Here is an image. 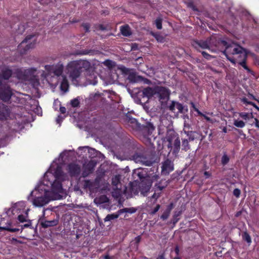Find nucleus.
<instances>
[{
	"label": "nucleus",
	"instance_id": "f03ea898",
	"mask_svg": "<svg viewBox=\"0 0 259 259\" xmlns=\"http://www.w3.org/2000/svg\"><path fill=\"white\" fill-rule=\"evenodd\" d=\"M214 45L218 48L220 46L225 47L223 53L225 55L227 59L233 64L236 63V59L232 56H229L230 55H237L238 56H241L242 53H246L245 49L241 46H236L235 44L228 45L226 41L221 39H219L217 43Z\"/></svg>",
	"mask_w": 259,
	"mask_h": 259
},
{
	"label": "nucleus",
	"instance_id": "bb28decb",
	"mask_svg": "<svg viewBox=\"0 0 259 259\" xmlns=\"http://www.w3.org/2000/svg\"><path fill=\"white\" fill-rule=\"evenodd\" d=\"M182 214V211H175L174 214L173 215L172 219L171 221V223H172L174 226H175L176 224L178 223V222L180 220V217Z\"/></svg>",
	"mask_w": 259,
	"mask_h": 259
},
{
	"label": "nucleus",
	"instance_id": "13d9d810",
	"mask_svg": "<svg viewBox=\"0 0 259 259\" xmlns=\"http://www.w3.org/2000/svg\"><path fill=\"white\" fill-rule=\"evenodd\" d=\"M156 259H165V253L163 252L161 254L158 255Z\"/></svg>",
	"mask_w": 259,
	"mask_h": 259
},
{
	"label": "nucleus",
	"instance_id": "72a5a7b5",
	"mask_svg": "<svg viewBox=\"0 0 259 259\" xmlns=\"http://www.w3.org/2000/svg\"><path fill=\"white\" fill-rule=\"evenodd\" d=\"M200 134L196 132L192 131L190 135L188 136V140L189 141H193L195 139H198L200 137Z\"/></svg>",
	"mask_w": 259,
	"mask_h": 259
},
{
	"label": "nucleus",
	"instance_id": "ddd939ff",
	"mask_svg": "<svg viewBox=\"0 0 259 259\" xmlns=\"http://www.w3.org/2000/svg\"><path fill=\"white\" fill-rule=\"evenodd\" d=\"M50 201V199H49V198L45 195L44 196H41L35 197L33 199L32 202L34 205L36 206L40 207L48 203Z\"/></svg>",
	"mask_w": 259,
	"mask_h": 259
},
{
	"label": "nucleus",
	"instance_id": "dca6fc26",
	"mask_svg": "<svg viewBox=\"0 0 259 259\" xmlns=\"http://www.w3.org/2000/svg\"><path fill=\"white\" fill-rule=\"evenodd\" d=\"M120 183V176H115L114 178H112V184L114 186H116L117 187V185ZM122 191L120 189H118L116 188V189L115 190V192H113V196L114 197H116V198H118L122 195Z\"/></svg>",
	"mask_w": 259,
	"mask_h": 259
},
{
	"label": "nucleus",
	"instance_id": "f704fd0d",
	"mask_svg": "<svg viewBox=\"0 0 259 259\" xmlns=\"http://www.w3.org/2000/svg\"><path fill=\"white\" fill-rule=\"evenodd\" d=\"M137 209L134 207H130V208H124L118 210V212L119 213H122L123 212H127L130 213H134L136 211Z\"/></svg>",
	"mask_w": 259,
	"mask_h": 259
},
{
	"label": "nucleus",
	"instance_id": "338daca9",
	"mask_svg": "<svg viewBox=\"0 0 259 259\" xmlns=\"http://www.w3.org/2000/svg\"><path fill=\"white\" fill-rule=\"evenodd\" d=\"M195 111H196V112H197V113H198V114L199 115H200V116H203V114H203V113H202L200 111H199V110H198V109H197V108H195Z\"/></svg>",
	"mask_w": 259,
	"mask_h": 259
},
{
	"label": "nucleus",
	"instance_id": "a878e982",
	"mask_svg": "<svg viewBox=\"0 0 259 259\" xmlns=\"http://www.w3.org/2000/svg\"><path fill=\"white\" fill-rule=\"evenodd\" d=\"M96 165V162L93 160H91L86 165L84 168L89 171V173H92L94 171Z\"/></svg>",
	"mask_w": 259,
	"mask_h": 259
},
{
	"label": "nucleus",
	"instance_id": "0eeeda50",
	"mask_svg": "<svg viewBox=\"0 0 259 259\" xmlns=\"http://www.w3.org/2000/svg\"><path fill=\"white\" fill-rule=\"evenodd\" d=\"M45 68L49 73H53L54 75L59 76L63 73L64 66L61 62H59L56 65H46Z\"/></svg>",
	"mask_w": 259,
	"mask_h": 259
},
{
	"label": "nucleus",
	"instance_id": "9b49d317",
	"mask_svg": "<svg viewBox=\"0 0 259 259\" xmlns=\"http://www.w3.org/2000/svg\"><path fill=\"white\" fill-rule=\"evenodd\" d=\"M82 188L85 190H89L90 191H93L98 187V181L96 179L95 181L90 180H85L81 183Z\"/></svg>",
	"mask_w": 259,
	"mask_h": 259
},
{
	"label": "nucleus",
	"instance_id": "7c9ffc66",
	"mask_svg": "<svg viewBox=\"0 0 259 259\" xmlns=\"http://www.w3.org/2000/svg\"><path fill=\"white\" fill-rule=\"evenodd\" d=\"M239 115L240 117L245 120H247L250 118H252L253 117L252 113L240 112L239 113Z\"/></svg>",
	"mask_w": 259,
	"mask_h": 259
},
{
	"label": "nucleus",
	"instance_id": "f8f14e48",
	"mask_svg": "<svg viewBox=\"0 0 259 259\" xmlns=\"http://www.w3.org/2000/svg\"><path fill=\"white\" fill-rule=\"evenodd\" d=\"M162 172L163 174L167 175L169 174L171 171L174 170V163L169 159H166L162 163Z\"/></svg>",
	"mask_w": 259,
	"mask_h": 259
},
{
	"label": "nucleus",
	"instance_id": "f3484780",
	"mask_svg": "<svg viewBox=\"0 0 259 259\" xmlns=\"http://www.w3.org/2000/svg\"><path fill=\"white\" fill-rule=\"evenodd\" d=\"M10 114V110L8 107L3 103H0V119H6L9 116Z\"/></svg>",
	"mask_w": 259,
	"mask_h": 259
},
{
	"label": "nucleus",
	"instance_id": "c03bdc74",
	"mask_svg": "<svg viewBox=\"0 0 259 259\" xmlns=\"http://www.w3.org/2000/svg\"><path fill=\"white\" fill-rule=\"evenodd\" d=\"M62 170L60 167H57L55 171V176L56 179L59 180V177L62 175Z\"/></svg>",
	"mask_w": 259,
	"mask_h": 259
},
{
	"label": "nucleus",
	"instance_id": "680f3d73",
	"mask_svg": "<svg viewBox=\"0 0 259 259\" xmlns=\"http://www.w3.org/2000/svg\"><path fill=\"white\" fill-rule=\"evenodd\" d=\"M254 121L255 126L257 128L259 126V120L257 118H255Z\"/></svg>",
	"mask_w": 259,
	"mask_h": 259
},
{
	"label": "nucleus",
	"instance_id": "3c124183",
	"mask_svg": "<svg viewBox=\"0 0 259 259\" xmlns=\"http://www.w3.org/2000/svg\"><path fill=\"white\" fill-rule=\"evenodd\" d=\"M26 222H27V223L24 224L22 226V228H28V227H30V226H31L32 223H31V221L30 220H27V221Z\"/></svg>",
	"mask_w": 259,
	"mask_h": 259
},
{
	"label": "nucleus",
	"instance_id": "09e8293b",
	"mask_svg": "<svg viewBox=\"0 0 259 259\" xmlns=\"http://www.w3.org/2000/svg\"><path fill=\"white\" fill-rule=\"evenodd\" d=\"M160 208V205L157 204L156 206L154 207V208L150 212V214H151V215L155 214L159 210Z\"/></svg>",
	"mask_w": 259,
	"mask_h": 259
},
{
	"label": "nucleus",
	"instance_id": "e433bc0d",
	"mask_svg": "<svg viewBox=\"0 0 259 259\" xmlns=\"http://www.w3.org/2000/svg\"><path fill=\"white\" fill-rule=\"evenodd\" d=\"M152 36L159 42H163L164 41V37L160 35L159 33H151Z\"/></svg>",
	"mask_w": 259,
	"mask_h": 259
},
{
	"label": "nucleus",
	"instance_id": "9d476101",
	"mask_svg": "<svg viewBox=\"0 0 259 259\" xmlns=\"http://www.w3.org/2000/svg\"><path fill=\"white\" fill-rule=\"evenodd\" d=\"M213 38H210V40L207 39L205 40H195L193 41L192 45L198 51H199V48L202 49H209L211 44L210 40L213 41Z\"/></svg>",
	"mask_w": 259,
	"mask_h": 259
},
{
	"label": "nucleus",
	"instance_id": "ea45409f",
	"mask_svg": "<svg viewBox=\"0 0 259 259\" xmlns=\"http://www.w3.org/2000/svg\"><path fill=\"white\" fill-rule=\"evenodd\" d=\"M162 19L160 17H158L156 18V19L155 21V24L156 25V28L158 29H161L162 28Z\"/></svg>",
	"mask_w": 259,
	"mask_h": 259
},
{
	"label": "nucleus",
	"instance_id": "c9c22d12",
	"mask_svg": "<svg viewBox=\"0 0 259 259\" xmlns=\"http://www.w3.org/2000/svg\"><path fill=\"white\" fill-rule=\"evenodd\" d=\"M180 140L179 138L175 140L174 142V152H178L180 149Z\"/></svg>",
	"mask_w": 259,
	"mask_h": 259
},
{
	"label": "nucleus",
	"instance_id": "bf43d9fd",
	"mask_svg": "<svg viewBox=\"0 0 259 259\" xmlns=\"http://www.w3.org/2000/svg\"><path fill=\"white\" fill-rule=\"evenodd\" d=\"M204 175L205 176L206 178H208L211 176V174L209 171H205L204 172Z\"/></svg>",
	"mask_w": 259,
	"mask_h": 259
},
{
	"label": "nucleus",
	"instance_id": "f257e3e1",
	"mask_svg": "<svg viewBox=\"0 0 259 259\" xmlns=\"http://www.w3.org/2000/svg\"><path fill=\"white\" fill-rule=\"evenodd\" d=\"M91 67L90 62L79 60L70 62L67 66V69L70 78L74 80L78 78L81 73L88 71Z\"/></svg>",
	"mask_w": 259,
	"mask_h": 259
},
{
	"label": "nucleus",
	"instance_id": "a211bd4d",
	"mask_svg": "<svg viewBox=\"0 0 259 259\" xmlns=\"http://www.w3.org/2000/svg\"><path fill=\"white\" fill-rule=\"evenodd\" d=\"M52 185V190L55 193H59L62 192V185L61 182L56 179Z\"/></svg>",
	"mask_w": 259,
	"mask_h": 259
},
{
	"label": "nucleus",
	"instance_id": "a19ab883",
	"mask_svg": "<svg viewBox=\"0 0 259 259\" xmlns=\"http://www.w3.org/2000/svg\"><path fill=\"white\" fill-rule=\"evenodd\" d=\"M234 125L237 127L243 128L245 126V123L242 120H235Z\"/></svg>",
	"mask_w": 259,
	"mask_h": 259
},
{
	"label": "nucleus",
	"instance_id": "49530a36",
	"mask_svg": "<svg viewBox=\"0 0 259 259\" xmlns=\"http://www.w3.org/2000/svg\"><path fill=\"white\" fill-rule=\"evenodd\" d=\"M18 220L21 223H23L27 221V220L26 219V217H25L23 214H19L18 216Z\"/></svg>",
	"mask_w": 259,
	"mask_h": 259
},
{
	"label": "nucleus",
	"instance_id": "e2e57ef3",
	"mask_svg": "<svg viewBox=\"0 0 259 259\" xmlns=\"http://www.w3.org/2000/svg\"><path fill=\"white\" fill-rule=\"evenodd\" d=\"M151 186V182L149 181L148 184H147L146 186V191H148L150 189V187Z\"/></svg>",
	"mask_w": 259,
	"mask_h": 259
},
{
	"label": "nucleus",
	"instance_id": "774afa93",
	"mask_svg": "<svg viewBox=\"0 0 259 259\" xmlns=\"http://www.w3.org/2000/svg\"><path fill=\"white\" fill-rule=\"evenodd\" d=\"M248 97H250L251 99L255 100V101H256L257 100V99L255 98V97L254 96H253L252 94H249L248 95Z\"/></svg>",
	"mask_w": 259,
	"mask_h": 259
},
{
	"label": "nucleus",
	"instance_id": "473e14b6",
	"mask_svg": "<svg viewBox=\"0 0 259 259\" xmlns=\"http://www.w3.org/2000/svg\"><path fill=\"white\" fill-rule=\"evenodd\" d=\"M190 141L188 139L182 140V149L185 151H187L190 149V146L189 144Z\"/></svg>",
	"mask_w": 259,
	"mask_h": 259
},
{
	"label": "nucleus",
	"instance_id": "052dcab7",
	"mask_svg": "<svg viewBox=\"0 0 259 259\" xmlns=\"http://www.w3.org/2000/svg\"><path fill=\"white\" fill-rule=\"evenodd\" d=\"M90 173H89V171H87V170H85L84 168V171L82 173V176L83 177H87Z\"/></svg>",
	"mask_w": 259,
	"mask_h": 259
},
{
	"label": "nucleus",
	"instance_id": "b1692460",
	"mask_svg": "<svg viewBox=\"0 0 259 259\" xmlns=\"http://www.w3.org/2000/svg\"><path fill=\"white\" fill-rule=\"evenodd\" d=\"M120 30L121 33L124 36H129L132 35L131 28L128 25L126 24L120 26Z\"/></svg>",
	"mask_w": 259,
	"mask_h": 259
},
{
	"label": "nucleus",
	"instance_id": "cd10ccee",
	"mask_svg": "<svg viewBox=\"0 0 259 259\" xmlns=\"http://www.w3.org/2000/svg\"><path fill=\"white\" fill-rule=\"evenodd\" d=\"M69 84L68 80L65 77H64L60 84V89L64 92H66L68 90Z\"/></svg>",
	"mask_w": 259,
	"mask_h": 259
},
{
	"label": "nucleus",
	"instance_id": "4d7b16f0",
	"mask_svg": "<svg viewBox=\"0 0 259 259\" xmlns=\"http://www.w3.org/2000/svg\"><path fill=\"white\" fill-rule=\"evenodd\" d=\"M60 111L62 114H65L66 112V109L65 107L61 106L60 107Z\"/></svg>",
	"mask_w": 259,
	"mask_h": 259
},
{
	"label": "nucleus",
	"instance_id": "603ef678",
	"mask_svg": "<svg viewBox=\"0 0 259 259\" xmlns=\"http://www.w3.org/2000/svg\"><path fill=\"white\" fill-rule=\"evenodd\" d=\"M91 52V50H82V51H80L79 52V53H78V54L82 55H88Z\"/></svg>",
	"mask_w": 259,
	"mask_h": 259
},
{
	"label": "nucleus",
	"instance_id": "1a4fd4ad",
	"mask_svg": "<svg viewBox=\"0 0 259 259\" xmlns=\"http://www.w3.org/2000/svg\"><path fill=\"white\" fill-rule=\"evenodd\" d=\"M133 159L137 163H141L146 166H151L153 164L151 160L147 157L143 153L136 152L133 155Z\"/></svg>",
	"mask_w": 259,
	"mask_h": 259
},
{
	"label": "nucleus",
	"instance_id": "5701e85b",
	"mask_svg": "<svg viewBox=\"0 0 259 259\" xmlns=\"http://www.w3.org/2000/svg\"><path fill=\"white\" fill-rule=\"evenodd\" d=\"M128 79L131 82H138L143 80V78L141 76L137 75L135 72H132L129 74Z\"/></svg>",
	"mask_w": 259,
	"mask_h": 259
},
{
	"label": "nucleus",
	"instance_id": "2eb2a0df",
	"mask_svg": "<svg viewBox=\"0 0 259 259\" xmlns=\"http://www.w3.org/2000/svg\"><path fill=\"white\" fill-rule=\"evenodd\" d=\"M68 170L71 177H76L80 174L81 168L79 165L71 163L68 165Z\"/></svg>",
	"mask_w": 259,
	"mask_h": 259
},
{
	"label": "nucleus",
	"instance_id": "5fc2aeb1",
	"mask_svg": "<svg viewBox=\"0 0 259 259\" xmlns=\"http://www.w3.org/2000/svg\"><path fill=\"white\" fill-rule=\"evenodd\" d=\"M241 102H243L245 104H248L249 105V103H251V101H248L247 99L245 97H244L241 99Z\"/></svg>",
	"mask_w": 259,
	"mask_h": 259
},
{
	"label": "nucleus",
	"instance_id": "393cba45",
	"mask_svg": "<svg viewBox=\"0 0 259 259\" xmlns=\"http://www.w3.org/2000/svg\"><path fill=\"white\" fill-rule=\"evenodd\" d=\"M12 223L11 222H8L7 226L5 227H0V232L3 231H8L10 232L14 233L17 232L19 231V229L18 228H11L10 227L11 226Z\"/></svg>",
	"mask_w": 259,
	"mask_h": 259
},
{
	"label": "nucleus",
	"instance_id": "864d4df0",
	"mask_svg": "<svg viewBox=\"0 0 259 259\" xmlns=\"http://www.w3.org/2000/svg\"><path fill=\"white\" fill-rule=\"evenodd\" d=\"M187 126L186 125H185L184 126V133L188 137L190 134L191 133V132H192V131H187Z\"/></svg>",
	"mask_w": 259,
	"mask_h": 259
},
{
	"label": "nucleus",
	"instance_id": "6e6552de",
	"mask_svg": "<svg viewBox=\"0 0 259 259\" xmlns=\"http://www.w3.org/2000/svg\"><path fill=\"white\" fill-rule=\"evenodd\" d=\"M13 93L10 87L6 83H4L0 88V99L4 102H8Z\"/></svg>",
	"mask_w": 259,
	"mask_h": 259
},
{
	"label": "nucleus",
	"instance_id": "6ab92c4d",
	"mask_svg": "<svg viewBox=\"0 0 259 259\" xmlns=\"http://www.w3.org/2000/svg\"><path fill=\"white\" fill-rule=\"evenodd\" d=\"M58 223L59 217H57L56 219H54L53 220H45L41 222L40 225L43 228H47L51 227L56 226L58 224Z\"/></svg>",
	"mask_w": 259,
	"mask_h": 259
},
{
	"label": "nucleus",
	"instance_id": "0e129e2a",
	"mask_svg": "<svg viewBox=\"0 0 259 259\" xmlns=\"http://www.w3.org/2000/svg\"><path fill=\"white\" fill-rule=\"evenodd\" d=\"M249 105L252 106L253 107H254L257 110H258V109H259V107L254 103V102H251V103H249Z\"/></svg>",
	"mask_w": 259,
	"mask_h": 259
},
{
	"label": "nucleus",
	"instance_id": "4c0bfd02",
	"mask_svg": "<svg viewBox=\"0 0 259 259\" xmlns=\"http://www.w3.org/2000/svg\"><path fill=\"white\" fill-rule=\"evenodd\" d=\"M230 161V157L226 153H224L221 158V163L223 166L227 164Z\"/></svg>",
	"mask_w": 259,
	"mask_h": 259
},
{
	"label": "nucleus",
	"instance_id": "79ce46f5",
	"mask_svg": "<svg viewBox=\"0 0 259 259\" xmlns=\"http://www.w3.org/2000/svg\"><path fill=\"white\" fill-rule=\"evenodd\" d=\"M81 27L83 28L85 32H89L90 31V28L91 25L89 23H83L81 24Z\"/></svg>",
	"mask_w": 259,
	"mask_h": 259
},
{
	"label": "nucleus",
	"instance_id": "6e6d98bb",
	"mask_svg": "<svg viewBox=\"0 0 259 259\" xmlns=\"http://www.w3.org/2000/svg\"><path fill=\"white\" fill-rule=\"evenodd\" d=\"M25 30V27L24 25H20L19 26V32L18 33H22Z\"/></svg>",
	"mask_w": 259,
	"mask_h": 259
},
{
	"label": "nucleus",
	"instance_id": "39448f33",
	"mask_svg": "<svg viewBox=\"0 0 259 259\" xmlns=\"http://www.w3.org/2000/svg\"><path fill=\"white\" fill-rule=\"evenodd\" d=\"M156 96L158 97L159 100L161 103L167 101L170 94V91L166 87L156 86Z\"/></svg>",
	"mask_w": 259,
	"mask_h": 259
},
{
	"label": "nucleus",
	"instance_id": "20e7f679",
	"mask_svg": "<svg viewBox=\"0 0 259 259\" xmlns=\"http://www.w3.org/2000/svg\"><path fill=\"white\" fill-rule=\"evenodd\" d=\"M34 34H30L27 35L25 39L18 46V50L21 55L25 54L30 49L33 48L35 46V42L28 43L29 41L31 40L34 36Z\"/></svg>",
	"mask_w": 259,
	"mask_h": 259
},
{
	"label": "nucleus",
	"instance_id": "4be33fe9",
	"mask_svg": "<svg viewBox=\"0 0 259 259\" xmlns=\"http://www.w3.org/2000/svg\"><path fill=\"white\" fill-rule=\"evenodd\" d=\"M11 76H13V72L9 68H5L0 73V77L4 80H8Z\"/></svg>",
	"mask_w": 259,
	"mask_h": 259
},
{
	"label": "nucleus",
	"instance_id": "a18cd8bd",
	"mask_svg": "<svg viewBox=\"0 0 259 259\" xmlns=\"http://www.w3.org/2000/svg\"><path fill=\"white\" fill-rule=\"evenodd\" d=\"M202 55L203 57L207 60H210L213 58V57L205 51L201 52Z\"/></svg>",
	"mask_w": 259,
	"mask_h": 259
},
{
	"label": "nucleus",
	"instance_id": "58836bf2",
	"mask_svg": "<svg viewBox=\"0 0 259 259\" xmlns=\"http://www.w3.org/2000/svg\"><path fill=\"white\" fill-rule=\"evenodd\" d=\"M80 101L78 98H74L70 101V105L73 108L79 106Z\"/></svg>",
	"mask_w": 259,
	"mask_h": 259
},
{
	"label": "nucleus",
	"instance_id": "c85d7f7f",
	"mask_svg": "<svg viewBox=\"0 0 259 259\" xmlns=\"http://www.w3.org/2000/svg\"><path fill=\"white\" fill-rule=\"evenodd\" d=\"M242 238L243 240L246 241L248 245H250L252 241L250 235L246 232L245 231L242 234Z\"/></svg>",
	"mask_w": 259,
	"mask_h": 259
},
{
	"label": "nucleus",
	"instance_id": "37998d69",
	"mask_svg": "<svg viewBox=\"0 0 259 259\" xmlns=\"http://www.w3.org/2000/svg\"><path fill=\"white\" fill-rule=\"evenodd\" d=\"M95 28L97 30H100L102 31L107 30V27L103 24H98L95 26Z\"/></svg>",
	"mask_w": 259,
	"mask_h": 259
},
{
	"label": "nucleus",
	"instance_id": "2f4dec72",
	"mask_svg": "<svg viewBox=\"0 0 259 259\" xmlns=\"http://www.w3.org/2000/svg\"><path fill=\"white\" fill-rule=\"evenodd\" d=\"M119 212H118V213L109 214L104 219V221H111V220L117 219L119 217Z\"/></svg>",
	"mask_w": 259,
	"mask_h": 259
},
{
	"label": "nucleus",
	"instance_id": "c756f323",
	"mask_svg": "<svg viewBox=\"0 0 259 259\" xmlns=\"http://www.w3.org/2000/svg\"><path fill=\"white\" fill-rule=\"evenodd\" d=\"M144 128L148 131V135H151L152 132L155 130V127L152 123L147 122L144 126Z\"/></svg>",
	"mask_w": 259,
	"mask_h": 259
},
{
	"label": "nucleus",
	"instance_id": "aec40b11",
	"mask_svg": "<svg viewBox=\"0 0 259 259\" xmlns=\"http://www.w3.org/2000/svg\"><path fill=\"white\" fill-rule=\"evenodd\" d=\"M156 87L154 88L146 87L142 91V93L144 96L148 98H151L154 96H156Z\"/></svg>",
	"mask_w": 259,
	"mask_h": 259
},
{
	"label": "nucleus",
	"instance_id": "7ed1b4c3",
	"mask_svg": "<svg viewBox=\"0 0 259 259\" xmlns=\"http://www.w3.org/2000/svg\"><path fill=\"white\" fill-rule=\"evenodd\" d=\"M36 69L31 68L27 69H17L13 72V77L19 80H27L33 75Z\"/></svg>",
	"mask_w": 259,
	"mask_h": 259
},
{
	"label": "nucleus",
	"instance_id": "423d86ee",
	"mask_svg": "<svg viewBox=\"0 0 259 259\" xmlns=\"http://www.w3.org/2000/svg\"><path fill=\"white\" fill-rule=\"evenodd\" d=\"M184 108L182 104L175 101H171L167 106V109L175 116H178L180 113H184Z\"/></svg>",
	"mask_w": 259,
	"mask_h": 259
},
{
	"label": "nucleus",
	"instance_id": "4468645a",
	"mask_svg": "<svg viewBox=\"0 0 259 259\" xmlns=\"http://www.w3.org/2000/svg\"><path fill=\"white\" fill-rule=\"evenodd\" d=\"M247 58V55L246 52L245 53H242L241 56H238L237 58L236 59V63H238L239 65L241 66L248 72L250 73L251 72V70L246 65Z\"/></svg>",
	"mask_w": 259,
	"mask_h": 259
},
{
	"label": "nucleus",
	"instance_id": "69168bd1",
	"mask_svg": "<svg viewBox=\"0 0 259 259\" xmlns=\"http://www.w3.org/2000/svg\"><path fill=\"white\" fill-rule=\"evenodd\" d=\"M141 239V237L140 236H138L135 238V241H136V243H139L140 242Z\"/></svg>",
	"mask_w": 259,
	"mask_h": 259
},
{
	"label": "nucleus",
	"instance_id": "de8ad7c7",
	"mask_svg": "<svg viewBox=\"0 0 259 259\" xmlns=\"http://www.w3.org/2000/svg\"><path fill=\"white\" fill-rule=\"evenodd\" d=\"M233 195L236 196L237 198H238L239 197L240 195V194H241V191L238 188H235L234 190H233Z\"/></svg>",
	"mask_w": 259,
	"mask_h": 259
},
{
	"label": "nucleus",
	"instance_id": "8fccbe9b",
	"mask_svg": "<svg viewBox=\"0 0 259 259\" xmlns=\"http://www.w3.org/2000/svg\"><path fill=\"white\" fill-rule=\"evenodd\" d=\"M166 186V185L165 186H161L160 183H157L155 185V187L159 190V191H162L163 189H164Z\"/></svg>",
	"mask_w": 259,
	"mask_h": 259
},
{
	"label": "nucleus",
	"instance_id": "412c9836",
	"mask_svg": "<svg viewBox=\"0 0 259 259\" xmlns=\"http://www.w3.org/2000/svg\"><path fill=\"white\" fill-rule=\"evenodd\" d=\"M174 205L173 203H170L166 207V209L164 211L163 213L160 215V218L163 221H165L167 219L170 214L171 211L173 209Z\"/></svg>",
	"mask_w": 259,
	"mask_h": 259
}]
</instances>
